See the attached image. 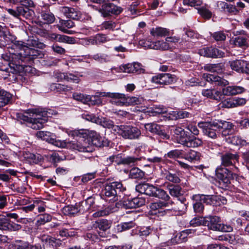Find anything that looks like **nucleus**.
I'll list each match as a JSON object with an SVG mask.
<instances>
[{
  "label": "nucleus",
  "mask_w": 249,
  "mask_h": 249,
  "mask_svg": "<svg viewBox=\"0 0 249 249\" xmlns=\"http://www.w3.org/2000/svg\"><path fill=\"white\" fill-rule=\"evenodd\" d=\"M29 116L23 115V120L28 123V126L34 129L43 127L47 121V118L51 117L52 110L45 109H32L28 110Z\"/></svg>",
  "instance_id": "f257e3e1"
},
{
  "label": "nucleus",
  "mask_w": 249,
  "mask_h": 249,
  "mask_svg": "<svg viewBox=\"0 0 249 249\" xmlns=\"http://www.w3.org/2000/svg\"><path fill=\"white\" fill-rule=\"evenodd\" d=\"M83 139H80L79 141L77 139L72 141H61L56 140L55 137L52 138L50 143H52L58 147L67 148L73 150H76L82 152H89L92 150V147L86 140L83 142Z\"/></svg>",
  "instance_id": "f03ea898"
},
{
  "label": "nucleus",
  "mask_w": 249,
  "mask_h": 249,
  "mask_svg": "<svg viewBox=\"0 0 249 249\" xmlns=\"http://www.w3.org/2000/svg\"><path fill=\"white\" fill-rule=\"evenodd\" d=\"M100 95L103 97L110 98V102L118 106L135 105L141 103L138 97H128L123 93L118 92H102Z\"/></svg>",
  "instance_id": "7ed1b4c3"
},
{
  "label": "nucleus",
  "mask_w": 249,
  "mask_h": 249,
  "mask_svg": "<svg viewBox=\"0 0 249 249\" xmlns=\"http://www.w3.org/2000/svg\"><path fill=\"white\" fill-rule=\"evenodd\" d=\"M20 3L22 6H18L15 9H8V12L16 18L22 17L25 18H31L34 15V11L31 9L35 7V5L32 0H20Z\"/></svg>",
  "instance_id": "20e7f679"
},
{
  "label": "nucleus",
  "mask_w": 249,
  "mask_h": 249,
  "mask_svg": "<svg viewBox=\"0 0 249 249\" xmlns=\"http://www.w3.org/2000/svg\"><path fill=\"white\" fill-rule=\"evenodd\" d=\"M83 131V130H74L71 131L69 135L73 137H77L78 139H77V141H79L80 139H83V142L88 140V142L92 148V150L90 152L94 150L93 145L97 147L104 146L103 141L102 137L96 131L93 130L88 131L87 134L88 138L87 139L84 138Z\"/></svg>",
  "instance_id": "39448f33"
},
{
  "label": "nucleus",
  "mask_w": 249,
  "mask_h": 249,
  "mask_svg": "<svg viewBox=\"0 0 249 249\" xmlns=\"http://www.w3.org/2000/svg\"><path fill=\"white\" fill-rule=\"evenodd\" d=\"M114 131L124 139L129 140L139 139L142 134L139 128L130 125L116 126Z\"/></svg>",
  "instance_id": "423d86ee"
},
{
  "label": "nucleus",
  "mask_w": 249,
  "mask_h": 249,
  "mask_svg": "<svg viewBox=\"0 0 249 249\" xmlns=\"http://www.w3.org/2000/svg\"><path fill=\"white\" fill-rule=\"evenodd\" d=\"M126 188L121 181H113L105 184L104 189L102 191L103 195L107 197H112L113 201L118 199V197L124 191Z\"/></svg>",
  "instance_id": "0eeeda50"
},
{
  "label": "nucleus",
  "mask_w": 249,
  "mask_h": 249,
  "mask_svg": "<svg viewBox=\"0 0 249 249\" xmlns=\"http://www.w3.org/2000/svg\"><path fill=\"white\" fill-rule=\"evenodd\" d=\"M15 44L19 48L18 54L21 61L28 57L29 59H34L42 58L44 56L42 51L27 46L22 41H16Z\"/></svg>",
  "instance_id": "6e6552de"
},
{
  "label": "nucleus",
  "mask_w": 249,
  "mask_h": 249,
  "mask_svg": "<svg viewBox=\"0 0 249 249\" xmlns=\"http://www.w3.org/2000/svg\"><path fill=\"white\" fill-rule=\"evenodd\" d=\"M192 199L196 201L193 204L194 212L198 213H201L203 212L204 207L202 202L213 205H216L217 203L216 196L197 194L193 195Z\"/></svg>",
  "instance_id": "1a4fd4ad"
},
{
  "label": "nucleus",
  "mask_w": 249,
  "mask_h": 249,
  "mask_svg": "<svg viewBox=\"0 0 249 249\" xmlns=\"http://www.w3.org/2000/svg\"><path fill=\"white\" fill-rule=\"evenodd\" d=\"M92 7L98 10L101 15L105 18L109 17L112 15H119L123 11V8L109 1L103 3L99 8L94 5H93Z\"/></svg>",
  "instance_id": "9d476101"
},
{
  "label": "nucleus",
  "mask_w": 249,
  "mask_h": 249,
  "mask_svg": "<svg viewBox=\"0 0 249 249\" xmlns=\"http://www.w3.org/2000/svg\"><path fill=\"white\" fill-rule=\"evenodd\" d=\"M204 69L210 72V73H204L203 78L209 82L214 83L216 85L218 84V67L217 64H207L204 66Z\"/></svg>",
  "instance_id": "9b49d317"
},
{
  "label": "nucleus",
  "mask_w": 249,
  "mask_h": 249,
  "mask_svg": "<svg viewBox=\"0 0 249 249\" xmlns=\"http://www.w3.org/2000/svg\"><path fill=\"white\" fill-rule=\"evenodd\" d=\"M175 81V76L168 73L157 74L153 76L151 79L152 83L159 85H169Z\"/></svg>",
  "instance_id": "f8f14e48"
},
{
  "label": "nucleus",
  "mask_w": 249,
  "mask_h": 249,
  "mask_svg": "<svg viewBox=\"0 0 249 249\" xmlns=\"http://www.w3.org/2000/svg\"><path fill=\"white\" fill-rule=\"evenodd\" d=\"M231 173L227 168H219V188H226L230 183Z\"/></svg>",
  "instance_id": "ddd939ff"
},
{
  "label": "nucleus",
  "mask_w": 249,
  "mask_h": 249,
  "mask_svg": "<svg viewBox=\"0 0 249 249\" xmlns=\"http://www.w3.org/2000/svg\"><path fill=\"white\" fill-rule=\"evenodd\" d=\"M145 200L142 197H136L127 199L123 202V206L125 209H132L140 207L145 204Z\"/></svg>",
  "instance_id": "4468645a"
},
{
  "label": "nucleus",
  "mask_w": 249,
  "mask_h": 249,
  "mask_svg": "<svg viewBox=\"0 0 249 249\" xmlns=\"http://www.w3.org/2000/svg\"><path fill=\"white\" fill-rule=\"evenodd\" d=\"M198 126L204 129V133L212 138H216V131L218 129L217 124H212L209 123H200L198 124Z\"/></svg>",
  "instance_id": "2eb2a0df"
},
{
  "label": "nucleus",
  "mask_w": 249,
  "mask_h": 249,
  "mask_svg": "<svg viewBox=\"0 0 249 249\" xmlns=\"http://www.w3.org/2000/svg\"><path fill=\"white\" fill-rule=\"evenodd\" d=\"M111 225V223L107 220L101 219L96 221L93 225V227L100 230L99 231L97 230V232L100 237H103L106 236L105 231L110 228Z\"/></svg>",
  "instance_id": "dca6fc26"
},
{
  "label": "nucleus",
  "mask_w": 249,
  "mask_h": 249,
  "mask_svg": "<svg viewBox=\"0 0 249 249\" xmlns=\"http://www.w3.org/2000/svg\"><path fill=\"white\" fill-rule=\"evenodd\" d=\"M119 69L122 72L128 73L141 72L143 70L141 64L137 62L122 65L120 66Z\"/></svg>",
  "instance_id": "f3484780"
},
{
  "label": "nucleus",
  "mask_w": 249,
  "mask_h": 249,
  "mask_svg": "<svg viewBox=\"0 0 249 249\" xmlns=\"http://www.w3.org/2000/svg\"><path fill=\"white\" fill-rule=\"evenodd\" d=\"M219 90H222L223 95L228 96L241 94L245 91V89L243 87L235 86L224 87L222 89H219Z\"/></svg>",
  "instance_id": "a211bd4d"
},
{
  "label": "nucleus",
  "mask_w": 249,
  "mask_h": 249,
  "mask_svg": "<svg viewBox=\"0 0 249 249\" xmlns=\"http://www.w3.org/2000/svg\"><path fill=\"white\" fill-rule=\"evenodd\" d=\"M181 144L188 147H197L202 145L203 141L201 139L195 137H186V139H182Z\"/></svg>",
  "instance_id": "6ab92c4d"
},
{
  "label": "nucleus",
  "mask_w": 249,
  "mask_h": 249,
  "mask_svg": "<svg viewBox=\"0 0 249 249\" xmlns=\"http://www.w3.org/2000/svg\"><path fill=\"white\" fill-rule=\"evenodd\" d=\"M60 11L67 17L73 19H78L81 17V13L76 9L69 7H62Z\"/></svg>",
  "instance_id": "aec40b11"
},
{
  "label": "nucleus",
  "mask_w": 249,
  "mask_h": 249,
  "mask_svg": "<svg viewBox=\"0 0 249 249\" xmlns=\"http://www.w3.org/2000/svg\"><path fill=\"white\" fill-rule=\"evenodd\" d=\"M203 226H207L209 230L216 231L218 229V217L216 216L204 217Z\"/></svg>",
  "instance_id": "412c9836"
},
{
  "label": "nucleus",
  "mask_w": 249,
  "mask_h": 249,
  "mask_svg": "<svg viewBox=\"0 0 249 249\" xmlns=\"http://www.w3.org/2000/svg\"><path fill=\"white\" fill-rule=\"evenodd\" d=\"M74 26V22L71 20H60L59 24L57 25L58 29L64 33L72 34V31L68 30L67 28H71Z\"/></svg>",
  "instance_id": "4be33fe9"
},
{
  "label": "nucleus",
  "mask_w": 249,
  "mask_h": 249,
  "mask_svg": "<svg viewBox=\"0 0 249 249\" xmlns=\"http://www.w3.org/2000/svg\"><path fill=\"white\" fill-rule=\"evenodd\" d=\"M233 125L232 124L226 121L219 122V132H220L222 136L226 137L232 131Z\"/></svg>",
  "instance_id": "5701e85b"
},
{
  "label": "nucleus",
  "mask_w": 249,
  "mask_h": 249,
  "mask_svg": "<svg viewBox=\"0 0 249 249\" xmlns=\"http://www.w3.org/2000/svg\"><path fill=\"white\" fill-rule=\"evenodd\" d=\"M239 36L234 38L233 41L235 45L239 47L247 46L248 45L247 38L248 36L247 35L245 31H241L239 32Z\"/></svg>",
  "instance_id": "b1692460"
},
{
  "label": "nucleus",
  "mask_w": 249,
  "mask_h": 249,
  "mask_svg": "<svg viewBox=\"0 0 249 249\" xmlns=\"http://www.w3.org/2000/svg\"><path fill=\"white\" fill-rule=\"evenodd\" d=\"M218 53L217 49L211 47H206L199 50L198 53L200 55L208 57L216 58Z\"/></svg>",
  "instance_id": "393cba45"
},
{
  "label": "nucleus",
  "mask_w": 249,
  "mask_h": 249,
  "mask_svg": "<svg viewBox=\"0 0 249 249\" xmlns=\"http://www.w3.org/2000/svg\"><path fill=\"white\" fill-rule=\"evenodd\" d=\"M225 140L228 143L235 145L244 146L248 144L246 140L242 139L238 136H230L228 138L226 137Z\"/></svg>",
  "instance_id": "a878e982"
},
{
  "label": "nucleus",
  "mask_w": 249,
  "mask_h": 249,
  "mask_svg": "<svg viewBox=\"0 0 249 249\" xmlns=\"http://www.w3.org/2000/svg\"><path fill=\"white\" fill-rule=\"evenodd\" d=\"M150 34L154 37H163L169 35L168 29L161 27L153 28L150 30Z\"/></svg>",
  "instance_id": "bb28decb"
},
{
  "label": "nucleus",
  "mask_w": 249,
  "mask_h": 249,
  "mask_svg": "<svg viewBox=\"0 0 249 249\" xmlns=\"http://www.w3.org/2000/svg\"><path fill=\"white\" fill-rule=\"evenodd\" d=\"M163 177L166 180L174 183L180 182L178 174L174 171H165L163 173Z\"/></svg>",
  "instance_id": "cd10ccee"
},
{
  "label": "nucleus",
  "mask_w": 249,
  "mask_h": 249,
  "mask_svg": "<svg viewBox=\"0 0 249 249\" xmlns=\"http://www.w3.org/2000/svg\"><path fill=\"white\" fill-rule=\"evenodd\" d=\"M144 128L146 131L159 135H162L164 134L161 129L160 126L154 123L145 124Z\"/></svg>",
  "instance_id": "c85d7f7f"
},
{
  "label": "nucleus",
  "mask_w": 249,
  "mask_h": 249,
  "mask_svg": "<svg viewBox=\"0 0 249 249\" xmlns=\"http://www.w3.org/2000/svg\"><path fill=\"white\" fill-rule=\"evenodd\" d=\"M194 232V231L191 229H187L181 231L179 237L176 236L171 240L172 243L174 244H179L186 240L187 235Z\"/></svg>",
  "instance_id": "c756f323"
},
{
  "label": "nucleus",
  "mask_w": 249,
  "mask_h": 249,
  "mask_svg": "<svg viewBox=\"0 0 249 249\" xmlns=\"http://www.w3.org/2000/svg\"><path fill=\"white\" fill-rule=\"evenodd\" d=\"M93 60L100 63H107L111 61L110 55L103 53H97L92 56Z\"/></svg>",
  "instance_id": "7c9ffc66"
},
{
  "label": "nucleus",
  "mask_w": 249,
  "mask_h": 249,
  "mask_svg": "<svg viewBox=\"0 0 249 249\" xmlns=\"http://www.w3.org/2000/svg\"><path fill=\"white\" fill-rule=\"evenodd\" d=\"M141 158H135L132 156H127L124 158L121 157L120 160V164L133 166L138 164V161L141 160Z\"/></svg>",
  "instance_id": "2f4dec72"
},
{
  "label": "nucleus",
  "mask_w": 249,
  "mask_h": 249,
  "mask_svg": "<svg viewBox=\"0 0 249 249\" xmlns=\"http://www.w3.org/2000/svg\"><path fill=\"white\" fill-rule=\"evenodd\" d=\"M169 194L174 197H179L181 195V188L178 185H175L173 184H168L167 186Z\"/></svg>",
  "instance_id": "473e14b6"
},
{
  "label": "nucleus",
  "mask_w": 249,
  "mask_h": 249,
  "mask_svg": "<svg viewBox=\"0 0 249 249\" xmlns=\"http://www.w3.org/2000/svg\"><path fill=\"white\" fill-rule=\"evenodd\" d=\"M200 157V153L193 150H190L184 154L183 158L192 162L199 160Z\"/></svg>",
  "instance_id": "72a5a7b5"
},
{
  "label": "nucleus",
  "mask_w": 249,
  "mask_h": 249,
  "mask_svg": "<svg viewBox=\"0 0 249 249\" xmlns=\"http://www.w3.org/2000/svg\"><path fill=\"white\" fill-rule=\"evenodd\" d=\"M239 240L240 239L238 238V236H235L234 235L229 234L219 235V241H227L233 244L236 243H240Z\"/></svg>",
  "instance_id": "f704fd0d"
},
{
  "label": "nucleus",
  "mask_w": 249,
  "mask_h": 249,
  "mask_svg": "<svg viewBox=\"0 0 249 249\" xmlns=\"http://www.w3.org/2000/svg\"><path fill=\"white\" fill-rule=\"evenodd\" d=\"M40 240L43 243L52 246H56L60 242V240L56 239L55 238L45 234L41 236Z\"/></svg>",
  "instance_id": "c9c22d12"
},
{
  "label": "nucleus",
  "mask_w": 249,
  "mask_h": 249,
  "mask_svg": "<svg viewBox=\"0 0 249 249\" xmlns=\"http://www.w3.org/2000/svg\"><path fill=\"white\" fill-rule=\"evenodd\" d=\"M52 216L48 213L39 214L37 216L36 225L37 227L44 225L52 220Z\"/></svg>",
  "instance_id": "e433bc0d"
},
{
  "label": "nucleus",
  "mask_w": 249,
  "mask_h": 249,
  "mask_svg": "<svg viewBox=\"0 0 249 249\" xmlns=\"http://www.w3.org/2000/svg\"><path fill=\"white\" fill-rule=\"evenodd\" d=\"M245 61L242 60H236L230 62V66L231 69L238 72H242V69L244 68Z\"/></svg>",
  "instance_id": "4c0bfd02"
},
{
  "label": "nucleus",
  "mask_w": 249,
  "mask_h": 249,
  "mask_svg": "<svg viewBox=\"0 0 249 249\" xmlns=\"http://www.w3.org/2000/svg\"><path fill=\"white\" fill-rule=\"evenodd\" d=\"M238 156L237 155L231 153H227L222 157V163L224 166H229L232 164L231 160H237Z\"/></svg>",
  "instance_id": "58836bf2"
},
{
  "label": "nucleus",
  "mask_w": 249,
  "mask_h": 249,
  "mask_svg": "<svg viewBox=\"0 0 249 249\" xmlns=\"http://www.w3.org/2000/svg\"><path fill=\"white\" fill-rule=\"evenodd\" d=\"M36 136L37 138L43 141H45L49 143L51 142L52 138L55 137V135L53 134L48 131H38L36 134Z\"/></svg>",
  "instance_id": "ea45409f"
},
{
  "label": "nucleus",
  "mask_w": 249,
  "mask_h": 249,
  "mask_svg": "<svg viewBox=\"0 0 249 249\" xmlns=\"http://www.w3.org/2000/svg\"><path fill=\"white\" fill-rule=\"evenodd\" d=\"M51 89L56 92L67 91L71 90L72 88L70 86L60 84L53 83L51 85Z\"/></svg>",
  "instance_id": "a19ab883"
},
{
  "label": "nucleus",
  "mask_w": 249,
  "mask_h": 249,
  "mask_svg": "<svg viewBox=\"0 0 249 249\" xmlns=\"http://www.w3.org/2000/svg\"><path fill=\"white\" fill-rule=\"evenodd\" d=\"M40 16L41 19L44 20L45 23H52L55 20L54 16L49 11H42Z\"/></svg>",
  "instance_id": "79ce46f5"
},
{
  "label": "nucleus",
  "mask_w": 249,
  "mask_h": 249,
  "mask_svg": "<svg viewBox=\"0 0 249 249\" xmlns=\"http://www.w3.org/2000/svg\"><path fill=\"white\" fill-rule=\"evenodd\" d=\"M154 197L163 199L165 201H168L170 197L164 190L156 187V191H155Z\"/></svg>",
  "instance_id": "37998d69"
},
{
  "label": "nucleus",
  "mask_w": 249,
  "mask_h": 249,
  "mask_svg": "<svg viewBox=\"0 0 249 249\" xmlns=\"http://www.w3.org/2000/svg\"><path fill=\"white\" fill-rule=\"evenodd\" d=\"M23 156L24 159L27 160L30 163H37L39 160L40 156L37 155L36 156V155L30 153L29 152H25L23 154Z\"/></svg>",
  "instance_id": "c03bdc74"
},
{
  "label": "nucleus",
  "mask_w": 249,
  "mask_h": 249,
  "mask_svg": "<svg viewBox=\"0 0 249 249\" xmlns=\"http://www.w3.org/2000/svg\"><path fill=\"white\" fill-rule=\"evenodd\" d=\"M135 226V223L132 221L123 222L118 225L117 230L118 231L122 232L123 231L129 230Z\"/></svg>",
  "instance_id": "a18cd8bd"
},
{
  "label": "nucleus",
  "mask_w": 249,
  "mask_h": 249,
  "mask_svg": "<svg viewBox=\"0 0 249 249\" xmlns=\"http://www.w3.org/2000/svg\"><path fill=\"white\" fill-rule=\"evenodd\" d=\"M13 249H34L33 245L27 242L22 241H17L12 245Z\"/></svg>",
  "instance_id": "49530a36"
},
{
  "label": "nucleus",
  "mask_w": 249,
  "mask_h": 249,
  "mask_svg": "<svg viewBox=\"0 0 249 249\" xmlns=\"http://www.w3.org/2000/svg\"><path fill=\"white\" fill-rule=\"evenodd\" d=\"M12 98V95L4 90L0 96V106L3 107L8 104Z\"/></svg>",
  "instance_id": "de8ad7c7"
},
{
  "label": "nucleus",
  "mask_w": 249,
  "mask_h": 249,
  "mask_svg": "<svg viewBox=\"0 0 249 249\" xmlns=\"http://www.w3.org/2000/svg\"><path fill=\"white\" fill-rule=\"evenodd\" d=\"M173 132L177 135V138L178 141V142L181 144L182 139H186L187 134L183 128L180 127H176L173 129Z\"/></svg>",
  "instance_id": "09e8293b"
},
{
  "label": "nucleus",
  "mask_w": 249,
  "mask_h": 249,
  "mask_svg": "<svg viewBox=\"0 0 249 249\" xmlns=\"http://www.w3.org/2000/svg\"><path fill=\"white\" fill-rule=\"evenodd\" d=\"M129 176L131 178L141 179L144 176V173L138 168H133L130 170Z\"/></svg>",
  "instance_id": "8fccbe9b"
},
{
  "label": "nucleus",
  "mask_w": 249,
  "mask_h": 249,
  "mask_svg": "<svg viewBox=\"0 0 249 249\" xmlns=\"http://www.w3.org/2000/svg\"><path fill=\"white\" fill-rule=\"evenodd\" d=\"M63 213L66 215H73L78 213L76 204L73 205H68L63 209Z\"/></svg>",
  "instance_id": "3c124183"
},
{
  "label": "nucleus",
  "mask_w": 249,
  "mask_h": 249,
  "mask_svg": "<svg viewBox=\"0 0 249 249\" xmlns=\"http://www.w3.org/2000/svg\"><path fill=\"white\" fill-rule=\"evenodd\" d=\"M60 61V59L52 57H47L42 60V64L47 66L56 65Z\"/></svg>",
  "instance_id": "603ef678"
},
{
  "label": "nucleus",
  "mask_w": 249,
  "mask_h": 249,
  "mask_svg": "<svg viewBox=\"0 0 249 249\" xmlns=\"http://www.w3.org/2000/svg\"><path fill=\"white\" fill-rule=\"evenodd\" d=\"M72 97L74 100L80 101L83 104L88 103L89 98L88 95L75 92L73 94Z\"/></svg>",
  "instance_id": "864d4df0"
},
{
  "label": "nucleus",
  "mask_w": 249,
  "mask_h": 249,
  "mask_svg": "<svg viewBox=\"0 0 249 249\" xmlns=\"http://www.w3.org/2000/svg\"><path fill=\"white\" fill-rule=\"evenodd\" d=\"M2 36L5 41L7 42H14V46H15L17 49L19 50V48L17 46H16L15 43L17 41L16 40V36L13 35H12L7 30L5 31V32L1 36Z\"/></svg>",
  "instance_id": "5fc2aeb1"
},
{
  "label": "nucleus",
  "mask_w": 249,
  "mask_h": 249,
  "mask_svg": "<svg viewBox=\"0 0 249 249\" xmlns=\"http://www.w3.org/2000/svg\"><path fill=\"white\" fill-rule=\"evenodd\" d=\"M103 92H102V93ZM101 92L100 93L99 95H94V96H89V101L88 104L95 105H101L102 104V101L100 98V96H102L100 95Z\"/></svg>",
  "instance_id": "6e6d98bb"
},
{
  "label": "nucleus",
  "mask_w": 249,
  "mask_h": 249,
  "mask_svg": "<svg viewBox=\"0 0 249 249\" xmlns=\"http://www.w3.org/2000/svg\"><path fill=\"white\" fill-rule=\"evenodd\" d=\"M21 228V226L15 223H10L7 219L4 230H9L11 231H18Z\"/></svg>",
  "instance_id": "4d7b16f0"
},
{
  "label": "nucleus",
  "mask_w": 249,
  "mask_h": 249,
  "mask_svg": "<svg viewBox=\"0 0 249 249\" xmlns=\"http://www.w3.org/2000/svg\"><path fill=\"white\" fill-rule=\"evenodd\" d=\"M102 27L106 30H113L118 29L117 24L112 21L108 20L104 22L102 24Z\"/></svg>",
  "instance_id": "13d9d810"
},
{
  "label": "nucleus",
  "mask_w": 249,
  "mask_h": 249,
  "mask_svg": "<svg viewBox=\"0 0 249 249\" xmlns=\"http://www.w3.org/2000/svg\"><path fill=\"white\" fill-rule=\"evenodd\" d=\"M82 76V75L80 74L78 72L75 74L68 73L66 81L68 82L78 83L80 81V77Z\"/></svg>",
  "instance_id": "bf43d9fd"
},
{
  "label": "nucleus",
  "mask_w": 249,
  "mask_h": 249,
  "mask_svg": "<svg viewBox=\"0 0 249 249\" xmlns=\"http://www.w3.org/2000/svg\"><path fill=\"white\" fill-rule=\"evenodd\" d=\"M74 39L73 37H70L65 35H61L58 34L56 41L62 43H67L72 44L74 43Z\"/></svg>",
  "instance_id": "052dcab7"
},
{
  "label": "nucleus",
  "mask_w": 249,
  "mask_h": 249,
  "mask_svg": "<svg viewBox=\"0 0 249 249\" xmlns=\"http://www.w3.org/2000/svg\"><path fill=\"white\" fill-rule=\"evenodd\" d=\"M84 237L86 240H89L92 242H97L100 240V236L93 231L87 232Z\"/></svg>",
  "instance_id": "680f3d73"
},
{
  "label": "nucleus",
  "mask_w": 249,
  "mask_h": 249,
  "mask_svg": "<svg viewBox=\"0 0 249 249\" xmlns=\"http://www.w3.org/2000/svg\"><path fill=\"white\" fill-rule=\"evenodd\" d=\"M218 92L217 91L214 90V89H205L203 90L202 92V94L203 96H206L207 97H209L211 99H213L217 100V93Z\"/></svg>",
  "instance_id": "e2e57ef3"
},
{
  "label": "nucleus",
  "mask_w": 249,
  "mask_h": 249,
  "mask_svg": "<svg viewBox=\"0 0 249 249\" xmlns=\"http://www.w3.org/2000/svg\"><path fill=\"white\" fill-rule=\"evenodd\" d=\"M95 45L101 44L105 43L107 41V36L103 34H97L93 36Z\"/></svg>",
  "instance_id": "0e129e2a"
},
{
  "label": "nucleus",
  "mask_w": 249,
  "mask_h": 249,
  "mask_svg": "<svg viewBox=\"0 0 249 249\" xmlns=\"http://www.w3.org/2000/svg\"><path fill=\"white\" fill-rule=\"evenodd\" d=\"M219 106L222 108H232L234 107V102L233 99H227L222 101Z\"/></svg>",
  "instance_id": "69168bd1"
},
{
  "label": "nucleus",
  "mask_w": 249,
  "mask_h": 249,
  "mask_svg": "<svg viewBox=\"0 0 249 249\" xmlns=\"http://www.w3.org/2000/svg\"><path fill=\"white\" fill-rule=\"evenodd\" d=\"M168 206V203L162 201L152 203L151 204L150 207L152 210H157L160 208L166 207Z\"/></svg>",
  "instance_id": "338daca9"
},
{
  "label": "nucleus",
  "mask_w": 249,
  "mask_h": 249,
  "mask_svg": "<svg viewBox=\"0 0 249 249\" xmlns=\"http://www.w3.org/2000/svg\"><path fill=\"white\" fill-rule=\"evenodd\" d=\"M181 155L182 151L175 149L169 151L166 156L169 158L176 159L180 157Z\"/></svg>",
  "instance_id": "774afa93"
}]
</instances>
